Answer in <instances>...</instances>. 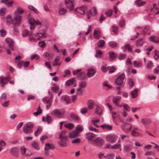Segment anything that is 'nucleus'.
Returning a JSON list of instances; mask_svg holds the SVG:
<instances>
[{"label": "nucleus", "mask_w": 159, "mask_h": 159, "mask_svg": "<svg viewBox=\"0 0 159 159\" xmlns=\"http://www.w3.org/2000/svg\"><path fill=\"white\" fill-rule=\"evenodd\" d=\"M33 124L31 122H28L23 126V131L26 134H31L33 132Z\"/></svg>", "instance_id": "nucleus-1"}, {"label": "nucleus", "mask_w": 159, "mask_h": 159, "mask_svg": "<svg viewBox=\"0 0 159 159\" xmlns=\"http://www.w3.org/2000/svg\"><path fill=\"white\" fill-rule=\"evenodd\" d=\"M28 22L29 24H30V29L31 30H33L34 29L35 24H36L38 25L41 24V22L39 20L35 21L34 19L29 18Z\"/></svg>", "instance_id": "nucleus-2"}, {"label": "nucleus", "mask_w": 159, "mask_h": 159, "mask_svg": "<svg viewBox=\"0 0 159 159\" xmlns=\"http://www.w3.org/2000/svg\"><path fill=\"white\" fill-rule=\"evenodd\" d=\"M117 138V136L111 134H108L106 136L107 140L111 143H114L116 142Z\"/></svg>", "instance_id": "nucleus-3"}, {"label": "nucleus", "mask_w": 159, "mask_h": 159, "mask_svg": "<svg viewBox=\"0 0 159 159\" xmlns=\"http://www.w3.org/2000/svg\"><path fill=\"white\" fill-rule=\"evenodd\" d=\"M76 82V79L73 78L66 81L65 82V85L68 86H72L73 87H75L77 85Z\"/></svg>", "instance_id": "nucleus-4"}, {"label": "nucleus", "mask_w": 159, "mask_h": 159, "mask_svg": "<svg viewBox=\"0 0 159 159\" xmlns=\"http://www.w3.org/2000/svg\"><path fill=\"white\" fill-rule=\"evenodd\" d=\"M125 77V76L124 74H122L119 75L116 80L115 82L116 84L118 85H121L123 82Z\"/></svg>", "instance_id": "nucleus-5"}, {"label": "nucleus", "mask_w": 159, "mask_h": 159, "mask_svg": "<svg viewBox=\"0 0 159 159\" xmlns=\"http://www.w3.org/2000/svg\"><path fill=\"white\" fill-rule=\"evenodd\" d=\"M141 122L144 126L147 127L152 122V120L150 118H143L141 119Z\"/></svg>", "instance_id": "nucleus-6"}, {"label": "nucleus", "mask_w": 159, "mask_h": 159, "mask_svg": "<svg viewBox=\"0 0 159 159\" xmlns=\"http://www.w3.org/2000/svg\"><path fill=\"white\" fill-rule=\"evenodd\" d=\"M64 112L61 111L58 109H55L53 110L52 112V114L54 116L57 117L61 116L63 115Z\"/></svg>", "instance_id": "nucleus-7"}, {"label": "nucleus", "mask_w": 159, "mask_h": 159, "mask_svg": "<svg viewBox=\"0 0 159 159\" xmlns=\"http://www.w3.org/2000/svg\"><path fill=\"white\" fill-rule=\"evenodd\" d=\"M60 141L58 142L59 146L61 147H66L67 145V142L68 141V138H59Z\"/></svg>", "instance_id": "nucleus-8"}, {"label": "nucleus", "mask_w": 159, "mask_h": 159, "mask_svg": "<svg viewBox=\"0 0 159 159\" xmlns=\"http://www.w3.org/2000/svg\"><path fill=\"white\" fill-rule=\"evenodd\" d=\"M10 153L15 157H18L19 153V149L16 147L12 148L10 149Z\"/></svg>", "instance_id": "nucleus-9"}, {"label": "nucleus", "mask_w": 159, "mask_h": 159, "mask_svg": "<svg viewBox=\"0 0 159 159\" xmlns=\"http://www.w3.org/2000/svg\"><path fill=\"white\" fill-rule=\"evenodd\" d=\"M21 16L20 15H18L16 14V16L14 18L13 20L16 21V22H13V25H19L21 22Z\"/></svg>", "instance_id": "nucleus-10"}, {"label": "nucleus", "mask_w": 159, "mask_h": 159, "mask_svg": "<svg viewBox=\"0 0 159 159\" xmlns=\"http://www.w3.org/2000/svg\"><path fill=\"white\" fill-rule=\"evenodd\" d=\"M131 128V125L129 124L126 123H124V127L122 128V129L125 132L128 133L130 130Z\"/></svg>", "instance_id": "nucleus-11"}, {"label": "nucleus", "mask_w": 159, "mask_h": 159, "mask_svg": "<svg viewBox=\"0 0 159 159\" xmlns=\"http://www.w3.org/2000/svg\"><path fill=\"white\" fill-rule=\"evenodd\" d=\"M94 142L96 145L99 146L102 145L104 143V140L100 137L97 138Z\"/></svg>", "instance_id": "nucleus-12"}, {"label": "nucleus", "mask_w": 159, "mask_h": 159, "mask_svg": "<svg viewBox=\"0 0 159 159\" xmlns=\"http://www.w3.org/2000/svg\"><path fill=\"white\" fill-rule=\"evenodd\" d=\"M6 42L8 44L9 47L12 50H13V46L14 43L13 41L11 39L7 38L6 39Z\"/></svg>", "instance_id": "nucleus-13"}, {"label": "nucleus", "mask_w": 159, "mask_h": 159, "mask_svg": "<svg viewBox=\"0 0 159 159\" xmlns=\"http://www.w3.org/2000/svg\"><path fill=\"white\" fill-rule=\"evenodd\" d=\"M65 3L66 7L70 10H72L74 8V6L72 1L70 0H66Z\"/></svg>", "instance_id": "nucleus-14"}, {"label": "nucleus", "mask_w": 159, "mask_h": 159, "mask_svg": "<svg viewBox=\"0 0 159 159\" xmlns=\"http://www.w3.org/2000/svg\"><path fill=\"white\" fill-rule=\"evenodd\" d=\"M96 72V70L93 68L89 69L87 73V76L89 78L92 77L95 74Z\"/></svg>", "instance_id": "nucleus-15"}, {"label": "nucleus", "mask_w": 159, "mask_h": 159, "mask_svg": "<svg viewBox=\"0 0 159 159\" xmlns=\"http://www.w3.org/2000/svg\"><path fill=\"white\" fill-rule=\"evenodd\" d=\"M94 113L98 114L99 116H101L102 113V110L98 105L96 106Z\"/></svg>", "instance_id": "nucleus-16"}, {"label": "nucleus", "mask_w": 159, "mask_h": 159, "mask_svg": "<svg viewBox=\"0 0 159 159\" xmlns=\"http://www.w3.org/2000/svg\"><path fill=\"white\" fill-rule=\"evenodd\" d=\"M86 138L88 141H91L93 138L95 137L96 135L94 134L89 132L86 134Z\"/></svg>", "instance_id": "nucleus-17"}, {"label": "nucleus", "mask_w": 159, "mask_h": 159, "mask_svg": "<svg viewBox=\"0 0 159 159\" xmlns=\"http://www.w3.org/2000/svg\"><path fill=\"white\" fill-rule=\"evenodd\" d=\"M61 99L62 101L65 102L66 104H69L70 103L69 97L68 96H62L61 97Z\"/></svg>", "instance_id": "nucleus-18"}, {"label": "nucleus", "mask_w": 159, "mask_h": 159, "mask_svg": "<svg viewBox=\"0 0 159 159\" xmlns=\"http://www.w3.org/2000/svg\"><path fill=\"white\" fill-rule=\"evenodd\" d=\"M78 133L74 130L70 133L69 136L70 138L73 139L78 136Z\"/></svg>", "instance_id": "nucleus-19"}, {"label": "nucleus", "mask_w": 159, "mask_h": 159, "mask_svg": "<svg viewBox=\"0 0 159 159\" xmlns=\"http://www.w3.org/2000/svg\"><path fill=\"white\" fill-rule=\"evenodd\" d=\"M9 80L8 77H4L2 76L0 77V83L6 84Z\"/></svg>", "instance_id": "nucleus-20"}, {"label": "nucleus", "mask_w": 159, "mask_h": 159, "mask_svg": "<svg viewBox=\"0 0 159 159\" xmlns=\"http://www.w3.org/2000/svg\"><path fill=\"white\" fill-rule=\"evenodd\" d=\"M100 126L104 129H107L109 130H112V126L111 125H108L105 124L101 125Z\"/></svg>", "instance_id": "nucleus-21"}, {"label": "nucleus", "mask_w": 159, "mask_h": 159, "mask_svg": "<svg viewBox=\"0 0 159 159\" xmlns=\"http://www.w3.org/2000/svg\"><path fill=\"white\" fill-rule=\"evenodd\" d=\"M86 74L84 72H82L77 75V78L79 80H83L86 78Z\"/></svg>", "instance_id": "nucleus-22"}, {"label": "nucleus", "mask_w": 159, "mask_h": 159, "mask_svg": "<svg viewBox=\"0 0 159 159\" xmlns=\"http://www.w3.org/2000/svg\"><path fill=\"white\" fill-rule=\"evenodd\" d=\"M101 35V32L98 30H94L93 33L94 37L98 39H99V37Z\"/></svg>", "instance_id": "nucleus-23"}, {"label": "nucleus", "mask_w": 159, "mask_h": 159, "mask_svg": "<svg viewBox=\"0 0 159 159\" xmlns=\"http://www.w3.org/2000/svg\"><path fill=\"white\" fill-rule=\"evenodd\" d=\"M121 99V97L119 96H116L113 99V101L116 105H118V101Z\"/></svg>", "instance_id": "nucleus-24"}, {"label": "nucleus", "mask_w": 159, "mask_h": 159, "mask_svg": "<svg viewBox=\"0 0 159 159\" xmlns=\"http://www.w3.org/2000/svg\"><path fill=\"white\" fill-rule=\"evenodd\" d=\"M66 131L65 130L62 131L59 134V138H68L67 136L66 135Z\"/></svg>", "instance_id": "nucleus-25"}, {"label": "nucleus", "mask_w": 159, "mask_h": 159, "mask_svg": "<svg viewBox=\"0 0 159 159\" xmlns=\"http://www.w3.org/2000/svg\"><path fill=\"white\" fill-rule=\"evenodd\" d=\"M43 56H44L47 59H50L52 58L53 54L51 53L46 52L44 54Z\"/></svg>", "instance_id": "nucleus-26"}, {"label": "nucleus", "mask_w": 159, "mask_h": 159, "mask_svg": "<svg viewBox=\"0 0 159 159\" xmlns=\"http://www.w3.org/2000/svg\"><path fill=\"white\" fill-rule=\"evenodd\" d=\"M138 90L135 89L132 91L130 93V95L132 96V98H134L137 97L138 95Z\"/></svg>", "instance_id": "nucleus-27"}, {"label": "nucleus", "mask_w": 159, "mask_h": 159, "mask_svg": "<svg viewBox=\"0 0 159 159\" xmlns=\"http://www.w3.org/2000/svg\"><path fill=\"white\" fill-rule=\"evenodd\" d=\"M144 43V39L143 38H141L136 41V44L137 46H141L143 45Z\"/></svg>", "instance_id": "nucleus-28"}, {"label": "nucleus", "mask_w": 159, "mask_h": 159, "mask_svg": "<svg viewBox=\"0 0 159 159\" xmlns=\"http://www.w3.org/2000/svg\"><path fill=\"white\" fill-rule=\"evenodd\" d=\"M59 60L60 57H59L58 56L56 57L54 60V62L52 64L53 66H55L57 65H60V63H58V61Z\"/></svg>", "instance_id": "nucleus-29"}, {"label": "nucleus", "mask_w": 159, "mask_h": 159, "mask_svg": "<svg viewBox=\"0 0 159 159\" xmlns=\"http://www.w3.org/2000/svg\"><path fill=\"white\" fill-rule=\"evenodd\" d=\"M94 102L92 100H89L88 102V107L90 109H92L94 106Z\"/></svg>", "instance_id": "nucleus-30"}, {"label": "nucleus", "mask_w": 159, "mask_h": 159, "mask_svg": "<svg viewBox=\"0 0 159 159\" xmlns=\"http://www.w3.org/2000/svg\"><path fill=\"white\" fill-rule=\"evenodd\" d=\"M43 102L47 104L52 103V99L49 98L47 97H45L43 99Z\"/></svg>", "instance_id": "nucleus-31"}, {"label": "nucleus", "mask_w": 159, "mask_h": 159, "mask_svg": "<svg viewBox=\"0 0 159 159\" xmlns=\"http://www.w3.org/2000/svg\"><path fill=\"white\" fill-rule=\"evenodd\" d=\"M79 86L80 88H85L87 86L86 82L85 81H81L79 83Z\"/></svg>", "instance_id": "nucleus-32"}, {"label": "nucleus", "mask_w": 159, "mask_h": 159, "mask_svg": "<svg viewBox=\"0 0 159 159\" xmlns=\"http://www.w3.org/2000/svg\"><path fill=\"white\" fill-rule=\"evenodd\" d=\"M108 45L111 48L116 47L117 46V43L111 41L108 43Z\"/></svg>", "instance_id": "nucleus-33"}, {"label": "nucleus", "mask_w": 159, "mask_h": 159, "mask_svg": "<svg viewBox=\"0 0 159 159\" xmlns=\"http://www.w3.org/2000/svg\"><path fill=\"white\" fill-rule=\"evenodd\" d=\"M54 146L52 145H51L49 143H47L46 144L44 149L46 150H48L51 148H54Z\"/></svg>", "instance_id": "nucleus-34"}, {"label": "nucleus", "mask_w": 159, "mask_h": 159, "mask_svg": "<svg viewBox=\"0 0 159 159\" xmlns=\"http://www.w3.org/2000/svg\"><path fill=\"white\" fill-rule=\"evenodd\" d=\"M150 40L155 43H157L159 42V38L157 37L151 36L150 37Z\"/></svg>", "instance_id": "nucleus-35"}, {"label": "nucleus", "mask_w": 159, "mask_h": 159, "mask_svg": "<svg viewBox=\"0 0 159 159\" xmlns=\"http://www.w3.org/2000/svg\"><path fill=\"white\" fill-rule=\"evenodd\" d=\"M70 116L73 119L75 120H78L79 119V118L77 114L73 113H70Z\"/></svg>", "instance_id": "nucleus-36"}, {"label": "nucleus", "mask_w": 159, "mask_h": 159, "mask_svg": "<svg viewBox=\"0 0 159 159\" xmlns=\"http://www.w3.org/2000/svg\"><path fill=\"white\" fill-rule=\"evenodd\" d=\"M105 43V41L103 40H100L97 43L98 46L99 48H102Z\"/></svg>", "instance_id": "nucleus-37"}, {"label": "nucleus", "mask_w": 159, "mask_h": 159, "mask_svg": "<svg viewBox=\"0 0 159 159\" xmlns=\"http://www.w3.org/2000/svg\"><path fill=\"white\" fill-rule=\"evenodd\" d=\"M32 146L34 148L37 150H39V149L38 143L35 141L32 142L31 144Z\"/></svg>", "instance_id": "nucleus-38"}, {"label": "nucleus", "mask_w": 159, "mask_h": 159, "mask_svg": "<svg viewBox=\"0 0 159 159\" xmlns=\"http://www.w3.org/2000/svg\"><path fill=\"white\" fill-rule=\"evenodd\" d=\"M65 126L70 130H71L73 128L74 125L72 123H69L67 124H65Z\"/></svg>", "instance_id": "nucleus-39"}, {"label": "nucleus", "mask_w": 159, "mask_h": 159, "mask_svg": "<svg viewBox=\"0 0 159 159\" xmlns=\"http://www.w3.org/2000/svg\"><path fill=\"white\" fill-rule=\"evenodd\" d=\"M102 52L100 50H97L96 51V54H95V57L97 58L101 57V55L102 54Z\"/></svg>", "instance_id": "nucleus-40"}, {"label": "nucleus", "mask_w": 159, "mask_h": 159, "mask_svg": "<svg viewBox=\"0 0 159 159\" xmlns=\"http://www.w3.org/2000/svg\"><path fill=\"white\" fill-rule=\"evenodd\" d=\"M110 58L112 59H114L117 57V56L113 52H111L109 53Z\"/></svg>", "instance_id": "nucleus-41"}, {"label": "nucleus", "mask_w": 159, "mask_h": 159, "mask_svg": "<svg viewBox=\"0 0 159 159\" xmlns=\"http://www.w3.org/2000/svg\"><path fill=\"white\" fill-rule=\"evenodd\" d=\"M83 130L82 127L80 125H78L76 126V128L75 131L77 133H78V134L81 132Z\"/></svg>", "instance_id": "nucleus-42"}, {"label": "nucleus", "mask_w": 159, "mask_h": 159, "mask_svg": "<svg viewBox=\"0 0 159 159\" xmlns=\"http://www.w3.org/2000/svg\"><path fill=\"white\" fill-rule=\"evenodd\" d=\"M42 129L40 127H39L37 130L34 133V134L35 136H37L39 134L42 132Z\"/></svg>", "instance_id": "nucleus-43"}, {"label": "nucleus", "mask_w": 159, "mask_h": 159, "mask_svg": "<svg viewBox=\"0 0 159 159\" xmlns=\"http://www.w3.org/2000/svg\"><path fill=\"white\" fill-rule=\"evenodd\" d=\"M128 49V51L129 52L132 51V48L130 46V45L129 44H126L123 48V49L125 50V49Z\"/></svg>", "instance_id": "nucleus-44"}, {"label": "nucleus", "mask_w": 159, "mask_h": 159, "mask_svg": "<svg viewBox=\"0 0 159 159\" xmlns=\"http://www.w3.org/2000/svg\"><path fill=\"white\" fill-rule=\"evenodd\" d=\"M132 148V146L130 145H126L124 146V149L126 151H129L131 150Z\"/></svg>", "instance_id": "nucleus-45"}, {"label": "nucleus", "mask_w": 159, "mask_h": 159, "mask_svg": "<svg viewBox=\"0 0 159 159\" xmlns=\"http://www.w3.org/2000/svg\"><path fill=\"white\" fill-rule=\"evenodd\" d=\"M20 152L22 155H24L26 152V148L24 146H22L20 148Z\"/></svg>", "instance_id": "nucleus-46"}, {"label": "nucleus", "mask_w": 159, "mask_h": 159, "mask_svg": "<svg viewBox=\"0 0 159 159\" xmlns=\"http://www.w3.org/2000/svg\"><path fill=\"white\" fill-rule=\"evenodd\" d=\"M132 135L134 136L139 137L140 135V134L139 132L136 131L134 130H133L131 132Z\"/></svg>", "instance_id": "nucleus-47"}, {"label": "nucleus", "mask_w": 159, "mask_h": 159, "mask_svg": "<svg viewBox=\"0 0 159 159\" xmlns=\"http://www.w3.org/2000/svg\"><path fill=\"white\" fill-rule=\"evenodd\" d=\"M71 74V72L70 70H67L65 72V75L63 76L64 77H68Z\"/></svg>", "instance_id": "nucleus-48"}, {"label": "nucleus", "mask_w": 159, "mask_h": 159, "mask_svg": "<svg viewBox=\"0 0 159 159\" xmlns=\"http://www.w3.org/2000/svg\"><path fill=\"white\" fill-rule=\"evenodd\" d=\"M76 11L77 12L82 15L84 13V9L82 7H80L79 8H77Z\"/></svg>", "instance_id": "nucleus-49"}, {"label": "nucleus", "mask_w": 159, "mask_h": 159, "mask_svg": "<svg viewBox=\"0 0 159 159\" xmlns=\"http://www.w3.org/2000/svg\"><path fill=\"white\" fill-rule=\"evenodd\" d=\"M120 147V144L116 143L111 147V149H118Z\"/></svg>", "instance_id": "nucleus-50"}, {"label": "nucleus", "mask_w": 159, "mask_h": 159, "mask_svg": "<svg viewBox=\"0 0 159 159\" xmlns=\"http://www.w3.org/2000/svg\"><path fill=\"white\" fill-rule=\"evenodd\" d=\"M88 111V109L87 107H84L81 109L80 110V112L82 114L86 113Z\"/></svg>", "instance_id": "nucleus-51"}, {"label": "nucleus", "mask_w": 159, "mask_h": 159, "mask_svg": "<svg viewBox=\"0 0 159 159\" xmlns=\"http://www.w3.org/2000/svg\"><path fill=\"white\" fill-rule=\"evenodd\" d=\"M66 12V10L63 8H61L59 10V13L60 15H62Z\"/></svg>", "instance_id": "nucleus-52"}, {"label": "nucleus", "mask_w": 159, "mask_h": 159, "mask_svg": "<svg viewBox=\"0 0 159 159\" xmlns=\"http://www.w3.org/2000/svg\"><path fill=\"white\" fill-rule=\"evenodd\" d=\"M153 66V64L151 61H149L147 64V67L149 69H152Z\"/></svg>", "instance_id": "nucleus-53"}, {"label": "nucleus", "mask_w": 159, "mask_h": 159, "mask_svg": "<svg viewBox=\"0 0 159 159\" xmlns=\"http://www.w3.org/2000/svg\"><path fill=\"white\" fill-rule=\"evenodd\" d=\"M112 10H110L106 11L105 12V14L107 16H110L112 15Z\"/></svg>", "instance_id": "nucleus-54"}, {"label": "nucleus", "mask_w": 159, "mask_h": 159, "mask_svg": "<svg viewBox=\"0 0 159 159\" xmlns=\"http://www.w3.org/2000/svg\"><path fill=\"white\" fill-rule=\"evenodd\" d=\"M159 57V52L157 50L154 51V58L155 59H157Z\"/></svg>", "instance_id": "nucleus-55"}, {"label": "nucleus", "mask_w": 159, "mask_h": 159, "mask_svg": "<svg viewBox=\"0 0 159 159\" xmlns=\"http://www.w3.org/2000/svg\"><path fill=\"white\" fill-rule=\"evenodd\" d=\"M129 85L132 87H133L134 86V83L132 79L129 78Z\"/></svg>", "instance_id": "nucleus-56"}, {"label": "nucleus", "mask_w": 159, "mask_h": 159, "mask_svg": "<svg viewBox=\"0 0 159 159\" xmlns=\"http://www.w3.org/2000/svg\"><path fill=\"white\" fill-rule=\"evenodd\" d=\"M6 11V9L5 8H3L0 10V15L1 16H4Z\"/></svg>", "instance_id": "nucleus-57"}, {"label": "nucleus", "mask_w": 159, "mask_h": 159, "mask_svg": "<svg viewBox=\"0 0 159 159\" xmlns=\"http://www.w3.org/2000/svg\"><path fill=\"white\" fill-rule=\"evenodd\" d=\"M23 12V11L22 9L20 8H18L15 11V14H21Z\"/></svg>", "instance_id": "nucleus-58"}, {"label": "nucleus", "mask_w": 159, "mask_h": 159, "mask_svg": "<svg viewBox=\"0 0 159 159\" xmlns=\"http://www.w3.org/2000/svg\"><path fill=\"white\" fill-rule=\"evenodd\" d=\"M46 118L47 122L48 124L51 123L52 121V119L51 116L47 115Z\"/></svg>", "instance_id": "nucleus-59"}, {"label": "nucleus", "mask_w": 159, "mask_h": 159, "mask_svg": "<svg viewBox=\"0 0 159 159\" xmlns=\"http://www.w3.org/2000/svg\"><path fill=\"white\" fill-rule=\"evenodd\" d=\"M52 89L56 93L58 92L59 90V87L58 86H56L52 87Z\"/></svg>", "instance_id": "nucleus-60"}, {"label": "nucleus", "mask_w": 159, "mask_h": 159, "mask_svg": "<svg viewBox=\"0 0 159 159\" xmlns=\"http://www.w3.org/2000/svg\"><path fill=\"white\" fill-rule=\"evenodd\" d=\"M29 34V31L28 30H23L22 33V35L23 37H25L26 36Z\"/></svg>", "instance_id": "nucleus-61"}, {"label": "nucleus", "mask_w": 159, "mask_h": 159, "mask_svg": "<svg viewBox=\"0 0 159 159\" xmlns=\"http://www.w3.org/2000/svg\"><path fill=\"white\" fill-rule=\"evenodd\" d=\"M113 29V31L114 32L115 34L117 33V31L118 30V26L116 25H113L112 27Z\"/></svg>", "instance_id": "nucleus-62"}, {"label": "nucleus", "mask_w": 159, "mask_h": 159, "mask_svg": "<svg viewBox=\"0 0 159 159\" xmlns=\"http://www.w3.org/2000/svg\"><path fill=\"white\" fill-rule=\"evenodd\" d=\"M39 46L41 48H43L45 47L46 43L44 41L39 42L38 43Z\"/></svg>", "instance_id": "nucleus-63"}, {"label": "nucleus", "mask_w": 159, "mask_h": 159, "mask_svg": "<svg viewBox=\"0 0 159 159\" xmlns=\"http://www.w3.org/2000/svg\"><path fill=\"white\" fill-rule=\"evenodd\" d=\"M1 34L2 37H4L6 35V32L3 29H2L0 30Z\"/></svg>", "instance_id": "nucleus-64"}]
</instances>
